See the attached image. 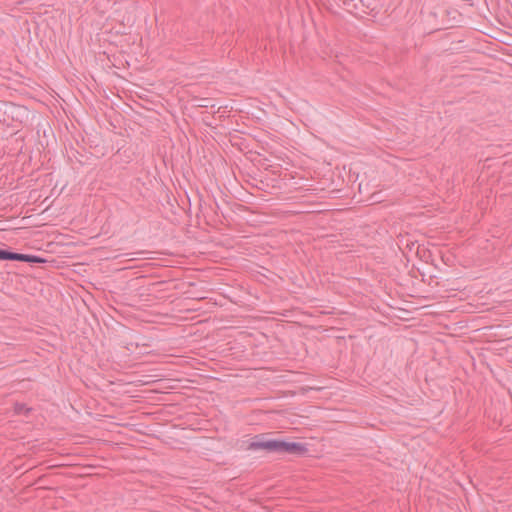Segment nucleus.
<instances>
[{"label":"nucleus","instance_id":"3","mask_svg":"<svg viewBox=\"0 0 512 512\" xmlns=\"http://www.w3.org/2000/svg\"><path fill=\"white\" fill-rule=\"evenodd\" d=\"M341 1H342L343 6L345 7V9L350 13H353L355 10H358V8H359L358 3H360L362 6H364L366 8H369V5L366 4L364 2V0H341Z\"/></svg>","mask_w":512,"mask_h":512},{"label":"nucleus","instance_id":"5","mask_svg":"<svg viewBox=\"0 0 512 512\" xmlns=\"http://www.w3.org/2000/svg\"><path fill=\"white\" fill-rule=\"evenodd\" d=\"M19 262H27V263H44L46 262L45 259L36 256V255H29V254H19Z\"/></svg>","mask_w":512,"mask_h":512},{"label":"nucleus","instance_id":"2","mask_svg":"<svg viewBox=\"0 0 512 512\" xmlns=\"http://www.w3.org/2000/svg\"><path fill=\"white\" fill-rule=\"evenodd\" d=\"M308 451L307 447L302 443L287 442L282 440L281 454L302 456Z\"/></svg>","mask_w":512,"mask_h":512},{"label":"nucleus","instance_id":"4","mask_svg":"<svg viewBox=\"0 0 512 512\" xmlns=\"http://www.w3.org/2000/svg\"><path fill=\"white\" fill-rule=\"evenodd\" d=\"M19 254L8 249L0 248V260L2 261H19Z\"/></svg>","mask_w":512,"mask_h":512},{"label":"nucleus","instance_id":"1","mask_svg":"<svg viewBox=\"0 0 512 512\" xmlns=\"http://www.w3.org/2000/svg\"><path fill=\"white\" fill-rule=\"evenodd\" d=\"M282 440L270 439V440H256L249 444L251 450H266L271 453L281 454Z\"/></svg>","mask_w":512,"mask_h":512},{"label":"nucleus","instance_id":"6","mask_svg":"<svg viewBox=\"0 0 512 512\" xmlns=\"http://www.w3.org/2000/svg\"><path fill=\"white\" fill-rule=\"evenodd\" d=\"M13 411L17 415H27L31 411V408L27 407L24 403L16 402Z\"/></svg>","mask_w":512,"mask_h":512},{"label":"nucleus","instance_id":"7","mask_svg":"<svg viewBox=\"0 0 512 512\" xmlns=\"http://www.w3.org/2000/svg\"><path fill=\"white\" fill-rule=\"evenodd\" d=\"M199 106H201V107H208V104H207V102H204L203 104H200Z\"/></svg>","mask_w":512,"mask_h":512}]
</instances>
